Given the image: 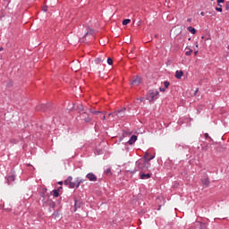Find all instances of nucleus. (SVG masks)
<instances>
[{
    "label": "nucleus",
    "instance_id": "obj_1",
    "mask_svg": "<svg viewBox=\"0 0 229 229\" xmlns=\"http://www.w3.org/2000/svg\"><path fill=\"white\" fill-rule=\"evenodd\" d=\"M151 167V163H148L143 159H138L135 163V168L132 170H127V173L135 174V173H146Z\"/></svg>",
    "mask_w": 229,
    "mask_h": 229
},
{
    "label": "nucleus",
    "instance_id": "obj_2",
    "mask_svg": "<svg viewBox=\"0 0 229 229\" xmlns=\"http://www.w3.org/2000/svg\"><path fill=\"white\" fill-rule=\"evenodd\" d=\"M159 97H160V92H158L157 89H150L147 93V99L150 103H153V101H157V99H158Z\"/></svg>",
    "mask_w": 229,
    "mask_h": 229
},
{
    "label": "nucleus",
    "instance_id": "obj_3",
    "mask_svg": "<svg viewBox=\"0 0 229 229\" xmlns=\"http://www.w3.org/2000/svg\"><path fill=\"white\" fill-rule=\"evenodd\" d=\"M64 185H68L69 189H78L80 187V182L75 178L74 182H72V176H68V178L64 181Z\"/></svg>",
    "mask_w": 229,
    "mask_h": 229
},
{
    "label": "nucleus",
    "instance_id": "obj_4",
    "mask_svg": "<svg viewBox=\"0 0 229 229\" xmlns=\"http://www.w3.org/2000/svg\"><path fill=\"white\" fill-rule=\"evenodd\" d=\"M96 66V72H98V76L101 77V72L105 71V65L101 64H103V59L101 57H98L95 59Z\"/></svg>",
    "mask_w": 229,
    "mask_h": 229
},
{
    "label": "nucleus",
    "instance_id": "obj_5",
    "mask_svg": "<svg viewBox=\"0 0 229 229\" xmlns=\"http://www.w3.org/2000/svg\"><path fill=\"white\" fill-rule=\"evenodd\" d=\"M109 115H112L113 117H115V115L118 117V119H123L124 115H126V108L123 107L120 110H117L114 113H110Z\"/></svg>",
    "mask_w": 229,
    "mask_h": 229
},
{
    "label": "nucleus",
    "instance_id": "obj_6",
    "mask_svg": "<svg viewBox=\"0 0 229 229\" xmlns=\"http://www.w3.org/2000/svg\"><path fill=\"white\" fill-rule=\"evenodd\" d=\"M142 82L140 77L137 76L134 77L132 81L131 82V85H134V87H139V85H140V83Z\"/></svg>",
    "mask_w": 229,
    "mask_h": 229
},
{
    "label": "nucleus",
    "instance_id": "obj_7",
    "mask_svg": "<svg viewBox=\"0 0 229 229\" xmlns=\"http://www.w3.org/2000/svg\"><path fill=\"white\" fill-rule=\"evenodd\" d=\"M86 178L89 181V182H98V176H96V174H94V173H89L86 175Z\"/></svg>",
    "mask_w": 229,
    "mask_h": 229
},
{
    "label": "nucleus",
    "instance_id": "obj_8",
    "mask_svg": "<svg viewBox=\"0 0 229 229\" xmlns=\"http://www.w3.org/2000/svg\"><path fill=\"white\" fill-rule=\"evenodd\" d=\"M153 158H155V156H150V158H149V153L146 152L144 154L143 158H140V160H144L147 163H149V162H151V160H153Z\"/></svg>",
    "mask_w": 229,
    "mask_h": 229
},
{
    "label": "nucleus",
    "instance_id": "obj_9",
    "mask_svg": "<svg viewBox=\"0 0 229 229\" xmlns=\"http://www.w3.org/2000/svg\"><path fill=\"white\" fill-rule=\"evenodd\" d=\"M81 118L82 121H84V123H90V117L89 116L87 112H83L82 114H81Z\"/></svg>",
    "mask_w": 229,
    "mask_h": 229
},
{
    "label": "nucleus",
    "instance_id": "obj_10",
    "mask_svg": "<svg viewBox=\"0 0 229 229\" xmlns=\"http://www.w3.org/2000/svg\"><path fill=\"white\" fill-rule=\"evenodd\" d=\"M140 180H149L151 178V174H145L144 172L140 173Z\"/></svg>",
    "mask_w": 229,
    "mask_h": 229
},
{
    "label": "nucleus",
    "instance_id": "obj_11",
    "mask_svg": "<svg viewBox=\"0 0 229 229\" xmlns=\"http://www.w3.org/2000/svg\"><path fill=\"white\" fill-rule=\"evenodd\" d=\"M201 182L205 187H208L210 185V179L207 176L206 178L201 179Z\"/></svg>",
    "mask_w": 229,
    "mask_h": 229
},
{
    "label": "nucleus",
    "instance_id": "obj_12",
    "mask_svg": "<svg viewBox=\"0 0 229 229\" xmlns=\"http://www.w3.org/2000/svg\"><path fill=\"white\" fill-rule=\"evenodd\" d=\"M135 142H137V136L136 135H132L129 141L128 144H130V146H131L132 144H135Z\"/></svg>",
    "mask_w": 229,
    "mask_h": 229
},
{
    "label": "nucleus",
    "instance_id": "obj_13",
    "mask_svg": "<svg viewBox=\"0 0 229 229\" xmlns=\"http://www.w3.org/2000/svg\"><path fill=\"white\" fill-rule=\"evenodd\" d=\"M182 76H183V71L180 70L175 72V78L177 80H182Z\"/></svg>",
    "mask_w": 229,
    "mask_h": 229
},
{
    "label": "nucleus",
    "instance_id": "obj_14",
    "mask_svg": "<svg viewBox=\"0 0 229 229\" xmlns=\"http://www.w3.org/2000/svg\"><path fill=\"white\" fill-rule=\"evenodd\" d=\"M12 182H15V175H9L7 177V183H8V185H10L12 183Z\"/></svg>",
    "mask_w": 229,
    "mask_h": 229
},
{
    "label": "nucleus",
    "instance_id": "obj_15",
    "mask_svg": "<svg viewBox=\"0 0 229 229\" xmlns=\"http://www.w3.org/2000/svg\"><path fill=\"white\" fill-rule=\"evenodd\" d=\"M74 207H75V211L81 207V203L78 199H74Z\"/></svg>",
    "mask_w": 229,
    "mask_h": 229
},
{
    "label": "nucleus",
    "instance_id": "obj_16",
    "mask_svg": "<svg viewBox=\"0 0 229 229\" xmlns=\"http://www.w3.org/2000/svg\"><path fill=\"white\" fill-rule=\"evenodd\" d=\"M53 196H54V198H58V196H60V189L54 190Z\"/></svg>",
    "mask_w": 229,
    "mask_h": 229
},
{
    "label": "nucleus",
    "instance_id": "obj_17",
    "mask_svg": "<svg viewBox=\"0 0 229 229\" xmlns=\"http://www.w3.org/2000/svg\"><path fill=\"white\" fill-rule=\"evenodd\" d=\"M104 174H106V176H112V168L106 169Z\"/></svg>",
    "mask_w": 229,
    "mask_h": 229
},
{
    "label": "nucleus",
    "instance_id": "obj_18",
    "mask_svg": "<svg viewBox=\"0 0 229 229\" xmlns=\"http://www.w3.org/2000/svg\"><path fill=\"white\" fill-rule=\"evenodd\" d=\"M188 31H190L191 35H196V29H194L193 27H188Z\"/></svg>",
    "mask_w": 229,
    "mask_h": 229
},
{
    "label": "nucleus",
    "instance_id": "obj_19",
    "mask_svg": "<svg viewBox=\"0 0 229 229\" xmlns=\"http://www.w3.org/2000/svg\"><path fill=\"white\" fill-rule=\"evenodd\" d=\"M88 110L89 112H90V114H93V115H98V114H101L100 111H94L92 110V108H89Z\"/></svg>",
    "mask_w": 229,
    "mask_h": 229
},
{
    "label": "nucleus",
    "instance_id": "obj_20",
    "mask_svg": "<svg viewBox=\"0 0 229 229\" xmlns=\"http://www.w3.org/2000/svg\"><path fill=\"white\" fill-rule=\"evenodd\" d=\"M130 22H131V20H130V19H125V20L123 21V26H126V25L130 24Z\"/></svg>",
    "mask_w": 229,
    "mask_h": 229
},
{
    "label": "nucleus",
    "instance_id": "obj_21",
    "mask_svg": "<svg viewBox=\"0 0 229 229\" xmlns=\"http://www.w3.org/2000/svg\"><path fill=\"white\" fill-rule=\"evenodd\" d=\"M218 7H216V12H223V5H221V4H217Z\"/></svg>",
    "mask_w": 229,
    "mask_h": 229
},
{
    "label": "nucleus",
    "instance_id": "obj_22",
    "mask_svg": "<svg viewBox=\"0 0 229 229\" xmlns=\"http://www.w3.org/2000/svg\"><path fill=\"white\" fill-rule=\"evenodd\" d=\"M44 108H46V105H41L37 107V110H43V112H46Z\"/></svg>",
    "mask_w": 229,
    "mask_h": 229
},
{
    "label": "nucleus",
    "instance_id": "obj_23",
    "mask_svg": "<svg viewBox=\"0 0 229 229\" xmlns=\"http://www.w3.org/2000/svg\"><path fill=\"white\" fill-rule=\"evenodd\" d=\"M192 52H193L192 49L189 48V50L185 52V55L191 56V55H192Z\"/></svg>",
    "mask_w": 229,
    "mask_h": 229
},
{
    "label": "nucleus",
    "instance_id": "obj_24",
    "mask_svg": "<svg viewBox=\"0 0 229 229\" xmlns=\"http://www.w3.org/2000/svg\"><path fill=\"white\" fill-rule=\"evenodd\" d=\"M164 85H165V89H169V85H171V83L168 81H165Z\"/></svg>",
    "mask_w": 229,
    "mask_h": 229
},
{
    "label": "nucleus",
    "instance_id": "obj_25",
    "mask_svg": "<svg viewBox=\"0 0 229 229\" xmlns=\"http://www.w3.org/2000/svg\"><path fill=\"white\" fill-rule=\"evenodd\" d=\"M107 64L108 65H113L114 64V60L110 57L107 58Z\"/></svg>",
    "mask_w": 229,
    "mask_h": 229
},
{
    "label": "nucleus",
    "instance_id": "obj_26",
    "mask_svg": "<svg viewBox=\"0 0 229 229\" xmlns=\"http://www.w3.org/2000/svg\"><path fill=\"white\" fill-rule=\"evenodd\" d=\"M47 192V189H44L43 192H41V196L42 198H44V199H46V193Z\"/></svg>",
    "mask_w": 229,
    "mask_h": 229
},
{
    "label": "nucleus",
    "instance_id": "obj_27",
    "mask_svg": "<svg viewBox=\"0 0 229 229\" xmlns=\"http://www.w3.org/2000/svg\"><path fill=\"white\" fill-rule=\"evenodd\" d=\"M78 110H80V112H83L85 109L83 108V105L80 104L78 106Z\"/></svg>",
    "mask_w": 229,
    "mask_h": 229
},
{
    "label": "nucleus",
    "instance_id": "obj_28",
    "mask_svg": "<svg viewBox=\"0 0 229 229\" xmlns=\"http://www.w3.org/2000/svg\"><path fill=\"white\" fill-rule=\"evenodd\" d=\"M0 208L1 209L4 208V202H3L2 199H0Z\"/></svg>",
    "mask_w": 229,
    "mask_h": 229
},
{
    "label": "nucleus",
    "instance_id": "obj_29",
    "mask_svg": "<svg viewBox=\"0 0 229 229\" xmlns=\"http://www.w3.org/2000/svg\"><path fill=\"white\" fill-rule=\"evenodd\" d=\"M77 182H80V185L85 182V179H80V177H77Z\"/></svg>",
    "mask_w": 229,
    "mask_h": 229
},
{
    "label": "nucleus",
    "instance_id": "obj_30",
    "mask_svg": "<svg viewBox=\"0 0 229 229\" xmlns=\"http://www.w3.org/2000/svg\"><path fill=\"white\" fill-rule=\"evenodd\" d=\"M56 207V204L55 202L50 203V208H55Z\"/></svg>",
    "mask_w": 229,
    "mask_h": 229
},
{
    "label": "nucleus",
    "instance_id": "obj_31",
    "mask_svg": "<svg viewBox=\"0 0 229 229\" xmlns=\"http://www.w3.org/2000/svg\"><path fill=\"white\" fill-rule=\"evenodd\" d=\"M207 228V225L204 223L200 224V229Z\"/></svg>",
    "mask_w": 229,
    "mask_h": 229
},
{
    "label": "nucleus",
    "instance_id": "obj_32",
    "mask_svg": "<svg viewBox=\"0 0 229 229\" xmlns=\"http://www.w3.org/2000/svg\"><path fill=\"white\" fill-rule=\"evenodd\" d=\"M166 88H159L160 92H165Z\"/></svg>",
    "mask_w": 229,
    "mask_h": 229
},
{
    "label": "nucleus",
    "instance_id": "obj_33",
    "mask_svg": "<svg viewBox=\"0 0 229 229\" xmlns=\"http://www.w3.org/2000/svg\"><path fill=\"white\" fill-rule=\"evenodd\" d=\"M42 11H43V12H47V6H43V7H42Z\"/></svg>",
    "mask_w": 229,
    "mask_h": 229
},
{
    "label": "nucleus",
    "instance_id": "obj_34",
    "mask_svg": "<svg viewBox=\"0 0 229 229\" xmlns=\"http://www.w3.org/2000/svg\"><path fill=\"white\" fill-rule=\"evenodd\" d=\"M225 10H229V1L226 3V5H225Z\"/></svg>",
    "mask_w": 229,
    "mask_h": 229
},
{
    "label": "nucleus",
    "instance_id": "obj_35",
    "mask_svg": "<svg viewBox=\"0 0 229 229\" xmlns=\"http://www.w3.org/2000/svg\"><path fill=\"white\" fill-rule=\"evenodd\" d=\"M221 3H225V0H217V4H221Z\"/></svg>",
    "mask_w": 229,
    "mask_h": 229
},
{
    "label": "nucleus",
    "instance_id": "obj_36",
    "mask_svg": "<svg viewBox=\"0 0 229 229\" xmlns=\"http://www.w3.org/2000/svg\"><path fill=\"white\" fill-rule=\"evenodd\" d=\"M204 137H205V139H208L209 138L208 133H205Z\"/></svg>",
    "mask_w": 229,
    "mask_h": 229
},
{
    "label": "nucleus",
    "instance_id": "obj_37",
    "mask_svg": "<svg viewBox=\"0 0 229 229\" xmlns=\"http://www.w3.org/2000/svg\"><path fill=\"white\" fill-rule=\"evenodd\" d=\"M187 22H192V19L191 18H188L187 19Z\"/></svg>",
    "mask_w": 229,
    "mask_h": 229
},
{
    "label": "nucleus",
    "instance_id": "obj_38",
    "mask_svg": "<svg viewBox=\"0 0 229 229\" xmlns=\"http://www.w3.org/2000/svg\"><path fill=\"white\" fill-rule=\"evenodd\" d=\"M58 184L59 185H64V182L60 181V182H58Z\"/></svg>",
    "mask_w": 229,
    "mask_h": 229
},
{
    "label": "nucleus",
    "instance_id": "obj_39",
    "mask_svg": "<svg viewBox=\"0 0 229 229\" xmlns=\"http://www.w3.org/2000/svg\"><path fill=\"white\" fill-rule=\"evenodd\" d=\"M200 15H201L202 17H204V16H205V13H204V12H201V13H200Z\"/></svg>",
    "mask_w": 229,
    "mask_h": 229
},
{
    "label": "nucleus",
    "instance_id": "obj_40",
    "mask_svg": "<svg viewBox=\"0 0 229 229\" xmlns=\"http://www.w3.org/2000/svg\"><path fill=\"white\" fill-rule=\"evenodd\" d=\"M4 48L3 47H0V52L3 51Z\"/></svg>",
    "mask_w": 229,
    "mask_h": 229
},
{
    "label": "nucleus",
    "instance_id": "obj_41",
    "mask_svg": "<svg viewBox=\"0 0 229 229\" xmlns=\"http://www.w3.org/2000/svg\"><path fill=\"white\" fill-rule=\"evenodd\" d=\"M102 119H103V121H105V119H106V117L105 115H103Z\"/></svg>",
    "mask_w": 229,
    "mask_h": 229
},
{
    "label": "nucleus",
    "instance_id": "obj_42",
    "mask_svg": "<svg viewBox=\"0 0 229 229\" xmlns=\"http://www.w3.org/2000/svg\"><path fill=\"white\" fill-rule=\"evenodd\" d=\"M194 55H195V56H196V55H198V51H195V52H194Z\"/></svg>",
    "mask_w": 229,
    "mask_h": 229
},
{
    "label": "nucleus",
    "instance_id": "obj_43",
    "mask_svg": "<svg viewBox=\"0 0 229 229\" xmlns=\"http://www.w3.org/2000/svg\"><path fill=\"white\" fill-rule=\"evenodd\" d=\"M198 90H199V89H196V91H195V94H196V93H198Z\"/></svg>",
    "mask_w": 229,
    "mask_h": 229
},
{
    "label": "nucleus",
    "instance_id": "obj_44",
    "mask_svg": "<svg viewBox=\"0 0 229 229\" xmlns=\"http://www.w3.org/2000/svg\"><path fill=\"white\" fill-rule=\"evenodd\" d=\"M58 189H59V191H61V189H63V187H62V186H60Z\"/></svg>",
    "mask_w": 229,
    "mask_h": 229
},
{
    "label": "nucleus",
    "instance_id": "obj_45",
    "mask_svg": "<svg viewBox=\"0 0 229 229\" xmlns=\"http://www.w3.org/2000/svg\"><path fill=\"white\" fill-rule=\"evenodd\" d=\"M148 158H151V156H148Z\"/></svg>",
    "mask_w": 229,
    "mask_h": 229
}]
</instances>
